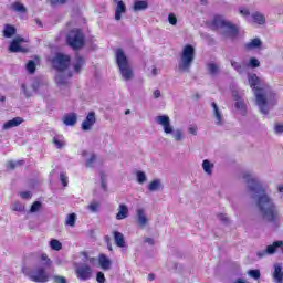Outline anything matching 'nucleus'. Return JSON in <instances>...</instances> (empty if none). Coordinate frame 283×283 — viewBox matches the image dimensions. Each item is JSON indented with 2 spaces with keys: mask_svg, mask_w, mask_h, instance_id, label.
Segmentation results:
<instances>
[{
  "mask_svg": "<svg viewBox=\"0 0 283 283\" xmlns=\"http://www.w3.org/2000/svg\"><path fill=\"white\" fill-rule=\"evenodd\" d=\"M243 180L247 185V191L255 202V207L264 222L276 224L280 220V210L273 197L266 193V189L252 175L244 174Z\"/></svg>",
  "mask_w": 283,
  "mask_h": 283,
  "instance_id": "nucleus-1",
  "label": "nucleus"
},
{
  "mask_svg": "<svg viewBox=\"0 0 283 283\" xmlns=\"http://www.w3.org/2000/svg\"><path fill=\"white\" fill-rule=\"evenodd\" d=\"M248 82L250 87L254 91L255 103L260 114L269 116L271 109L277 105V94H275L270 86L258 87V85H260V77H258L255 73L248 76Z\"/></svg>",
  "mask_w": 283,
  "mask_h": 283,
  "instance_id": "nucleus-2",
  "label": "nucleus"
},
{
  "mask_svg": "<svg viewBox=\"0 0 283 283\" xmlns=\"http://www.w3.org/2000/svg\"><path fill=\"white\" fill-rule=\"evenodd\" d=\"M212 28L214 30H220L221 36L224 39H235L240 33L238 25L233 24V22L226 20L222 15H217L212 20Z\"/></svg>",
  "mask_w": 283,
  "mask_h": 283,
  "instance_id": "nucleus-3",
  "label": "nucleus"
},
{
  "mask_svg": "<svg viewBox=\"0 0 283 283\" xmlns=\"http://www.w3.org/2000/svg\"><path fill=\"white\" fill-rule=\"evenodd\" d=\"M116 63L123 81H132L134 78V70L123 49L116 50Z\"/></svg>",
  "mask_w": 283,
  "mask_h": 283,
  "instance_id": "nucleus-4",
  "label": "nucleus"
},
{
  "mask_svg": "<svg viewBox=\"0 0 283 283\" xmlns=\"http://www.w3.org/2000/svg\"><path fill=\"white\" fill-rule=\"evenodd\" d=\"M196 60V49L191 44H187L180 54L178 62L179 72H191V65Z\"/></svg>",
  "mask_w": 283,
  "mask_h": 283,
  "instance_id": "nucleus-5",
  "label": "nucleus"
},
{
  "mask_svg": "<svg viewBox=\"0 0 283 283\" xmlns=\"http://www.w3.org/2000/svg\"><path fill=\"white\" fill-rule=\"evenodd\" d=\"M155 123L163 127L165 134H172V138L174 140H176V143H182V140H185V135L182 134V130H174V126H171V119L169 118V115H159L155 117Z\"/></svg>",
  "mask_w": 283,
  "mask_h": 283,
  "instance_id": "nucleus-6",
  "label": "nucleus"
},
{
  "mask_svg": "<svg viewBox=\"0 0 283 283\" xmlns=\"http://www.w3.org/2000/svg\"><path fill=\"white\" fill-rule=\"evenodd\" d=\"M22 273L25 275V277H29L31 282L36 283H45L50 282V274L48 273V270L43 266H39L34 270L30 268H22Z\"/></svg>",
  "mask_w": 283,
  "mask_h": 283,
  "instance_id": "nucleus-7",
  "label": "nucleus"
},
{
  "mask_svg": "<svg viewBox=\"0 0 283 283\" xmlns=\"http://www.w3.org/2000/svg\"><path fill=\"white\" fill-rule=\"evenodd\" d=\"M66 43L72 50H81L85 45V35L80 29L71 30L66 35Z\"/></svg>",
  "mask_w": 283,
  "mask_h": 283,
  "instance_id": "nucleus-8",
  "label": "nucleus"
},
{
  "mask_svg": "<svg viewBox=\"0 0 283 283\" xmlns=\"http://www.w3.org/2000/svg\"><path fill=\"white\" fill-rule=\"evenodd\" d=\"M71 61L72 60H71L70 55H65L63 53H57L51 60V63H52L54 70H56V72H65V71H67V67H70Z\"/></svg>",
  "mask_w": 283,
  "mask_h": 283,
  "instance_id": "nucleus-9",
  "label": "nucleus"
},
{
  "mask_svg": "<svg viewBox=\"0 0 283 283\" xmlns=\"http://www.w3.org/2000/svg\"><path fill=\"white\" fill-rule=\"evenodd\" d=\"M277 249H281L283 253V241H274L272 244L268 245L265 250L258 251L256 256L262 260V258H266V255H275Z\"/></svg>",
  "mask_w": 283,
  "mask_h": 283,
  "instance_id": "nucleus-10",
  "label": "nucleus"
},
{
  "mask_svg": "<svg viewBox=\"0 0 283 283\" xmlns=\"http://www.w3.org/2000/svg\"><path fill=\"white\" fill-rule=\"evenodd\" d=\"M75 274L82 282H87V280H92V268L83 263L75 269Z\"/></svg>",
  "mask_w": 283,
  "mask_h": 283,
  "instance_id": "nucleus-11",
  "label": "nucleus"
},
{
  "mask_svg": "<svg viewBox=\"0 0 283 283\" xmlns=\"http://www.w3.org/2000/svg\"><path fill=\"white\" fill-rule=\"evenodd\" d=\"M135 222L139 229H145V227L149 224V218H147L145 208H139L136 210Z\"/></svg>",
  "mask_w": 283,
  "mask_h": 283,
  "instance_id": "nucleus-12",
  "label": "nucleus"
},
{
  "mask_svg": "<svg viewBox=\"0 0 283 283\" xmlns=\"http://www.w3.org/2000/svg\"><path fill=\"white\" fill-rule=\"evenodd\" d=\"M70 78H72V71H57L55 83L59 87H66Z\"/></svg>",
  "mask_w": 283,
  "mask_h": 283,
  "instance_id": "nucleus-13",
  "label": "nucleus"
},
{
  "mask_svg": "<svg viewBox=\"0 0 283 283\" xmlns=\"http://www.w3.org/2000/svg\"><path fill=\"white\" fill-rule=\"evenodd\" d=\"M96 125V113L90 112L82 123V130L83 132H91L92 127Z\"/></svg>",
  "mask_w": 283,
  "mask_h": 283,
  "instance_id": "nucleus-14",
  "label": "nucleus"
},
{
  "mask_svg": "<svg viewBox=\"0 0 283 283\" xmlns=\"http://www.w3.org/2000/svg\"><path fill=\"white\" fill-rule=\"evenodd\" d=\"M114 3H116L115 8V21H120L123 19V14L127 13V6L123 0H114Z\"/></svg>",
  "mask_w": 283,
  "mask_h": 283,
  "instance_id": "nucleus-15",
  "label": "nucleus"
},
{
  "mask_svg": "<svg viewBox=\"0 0 283 283\" xmlns=\"http://www.w3.org/2000/svg\"><path fill=\"white\" fill-rule=\"evenodd\" d=\"M21 43H25V39L19 36L13 39L9 45V52H27V50L21 46Z\"/></svg>",
  "mask_w": 283,
  "mask_h": 283,
  "instance_id": "nucleus-16",
  "label": "nucleus"
},
{
  "mask_svg": "<svg viewBox=\"0 0 283 283\" xmlns=\"http://www.w3.org/2000/svg\"><path fill=\"white\" fill-rule=\"evenodd\" d=\"M23 123L22 117H14L11 120H8L7 123L3 124L2 129L3 132H8V129H12L13 127H19Z\"/></svg>",
  "mask_w": 283,
  "mask_h": 283,
  "instance_id": "nucleus-17",
  "label": "nucleus"
},
{
  "mask_svg": "<svg viewBox=\"0 0 283 283\" xmlns=\"http://www.w3.org/2000/svg\"><path fill=\"white\" fill-rule=\"evenodd\" d=\"M98 264L103 271H109L112 269V260L105 254H99Z\"/></svg>",
  "mask_w": 283,
  "mask_h": 283,
  "instance_id": "nucleus-18",
  "label": "nucleus"
},
{
  "mask_svg": "<svg viewBox=\"0 0 283 283\" xmlns=\"http://www.w3.org/2000/svg\"><path fill=\"white\" fill-rule=\"evenodd\" d=\"M129 216V208H127V205L122 203L118 207V212L116 214V220H125Z\"/></svg>",
  "mask_w": 283,
  "mask_h": 283,
  "instance_id": "nucleus-19",
  "label": "nucleus"
},
{
  "mask_svg": "<svg viewBox=\"0 0 283 283\" xmlns=\"http://www.w3.org/2000/svg\"><path fill=\"white\" fill-rule=\"evenodd\" d=\"M76 113H71L64 116L63 123L66 125V127H74L76 125Z\"/></svg>",
  "mask_w": 283,
  "mask_h": 283,
  "instance_id": "nucleus-20",
  "label": "nucleus"
},
{
  "mask_svg": "<svg viewBox=\"0 0 283 283\" xmlns=\"http://www.w3.org/2000/svg\"><path fill=\"white\" fill-rule=\"evenodd\" d=\"M113 235L116 247H119V249H125V235L118 231H114Z\"/></svg>",
  "mask_w": 283,
  "mask_h": 283,
  "instance_id": "nucleus-21",
  "label": "nucleus"
},
{
  "mask_svg": "<svg viewBox=\"0 0 283 283\" xmlns=\"http://www.w3.org/2000/svg\"><path fill=\"white\" fill-rule=\"evenodd\" d=\"M147 8H149V2L145 0H137L133 6L134 12H143V10H147Z\"/></svg>",
  "mask_w": 283,
  "mask_h": 283,
  "instance_id": "nucleus-22",
  "label": "nucleus"
},
{
  "mask_svg": "<svg viewBox=\"0 0 283 283\" xmlns=\"http://www.w3.org/2000/svg\"><path fill=\"white\" fill-rule=\"evenodd\" d=\"M17 34V28H14L12 24H6L3 30V36L6 39H12Z\"/></svg>",
  "mask_w": 283,
  "mask_h": 283,
  "instance_id": "nucleus-23",
  "label": "nucleus"
},
{
  "mask_svg": "<svg viewBox=\"0 0 283 283\" xmlns=\"http://www.w3.org/2000/svg\"><path fill=\"white\" fill-rule=\"evenodd\" d=\"M207 70L210 76H218V74H220V65H218L217 63H208Z\"/></svg>",
  "mask_w": 283,
  "mask_h": 283,
  "instance_id": "nucleus-24",
  "label": "nucleus"
},
{
  "mask_svg": "<svg viewBox=\"0 0 283 283\" xmlns=\"http://www.w3.org/2000/svg\"><path fill=\"white\" fill-rule=\"evenodd\" d=\"M211 107L213 108V115L217 120L216 124L222 125V113H220V108L218 107V104L216 102H212Z\"/></svg>",
  "mask_w": 283,
  "mask_h": 283,
  "instance_id": "nucleus-25",
  "label": "nucleus"
},
{
  "mask_svg": "<svg viewBox=\"0 0 283 283\" xmlns=\"http://www.w3.org/2000/svg\"><path fill=\"white\" fill-rule=\"evenodd\" d=\"M163 181H160V179H154L153 181H150V184L148 185V191H160L163 189Z\"/></svg>",
  "mask_w": 283,
  "mask_h": 283,
  "instance_id": "nucleus-26",
  "label": "nucleus"
},
{
  "mask_svg": "<svg viewBox=\"0 0 283 283\" xmlns=\"http://www.w3.org/2000/svg\"><path fill=\"white\" fill-rule=\"evenodd\" d=\"M11 10H13V12H20V14H25V12H28V9L25 8V6H23V3L19 1L13 2L11 4Z\"/></svg>",
  "mask_w": 283,
  "mask_h": 283,
  "instance_id": "nucleus-27",
  "label": "nucleus"
},
{
  "mask_svg": "<svg viewBox=\"0 0 283 283\" xmlns=\"http://www.w3.org/2000/svg\"><path fill=\"white\" fill-rule=\"evenodd\" d=\"M261 46H262V40H260V38H255L251 42L245 44V50H255Z\"/></svg>",
  "mask_w": 283,
  "mask_h": 283,
  "instance_id": "nucleus-28",
  "label": "nucleus"
},
{
  "mask_svg": "<svg viewBox=\"0 0 283 283\" xmlns=\"http://www.w3.org/2000/svg\"><path fill=\"white\" fill-rule=\"evenodd\" d=\"M252 19L254 23H258L259 25H264V23H266V18L258 11L252 13Z\"/></svg>",
  "mask_w": 283,
  "mask_h": 283,
  "instance_id": "nucleus-29",
  "label": "nucleus"
},
{
  "mask_svg": "<svg viewBox=\"0 0 283 283\" xmlns=\"http://www.w3.org/2000/svg\"><path fill=\"white\" fill-rule=\"evenodd\" d=\"M202 169L208 176H211L213 174V164L209 159H205L202 161Z\"/></svg>",
  "mask_w": 283,
  "mask_h": 283,
  "instance_id": "nucleus-30",
  "label": "nucleus"
},
{
  "mask_svg": "<svg viewBox=\"0 0 283 283\" xmlns=\"http://www.w3.org/2000/svg\"><path fill=\"white\" fill-rule=\"evenodd\" d=\"M83 65H85V59H83V56L77 55L76 63L74 64V71L78 74Z\"/></svg>",
  "mask_w": 283,
  "mask_h": 283,
  "instance_id": "nucleus-31",
  "label": "nucleus"
},
{
  "mask_svg": "<svg viewBox=\"0 0 283 283\" xmlns=\"http://www.w3.org/2000/svg\"><path fill=\"white\" fill-rule=\"evenodd\" d=\"M50 247L53 251H61L63 249V244L56 239L50 241Z\"/></svg>",
  "mask_w": 283,
  "mask_h": 283,
  "instance_id": "nucleus-32",
  "label": "nucleus"
},
{
  "mask_svg": "<svg viewBox=\"0 0 283 283\" xmlns=\"http://www.w3.org/2000/svg\"><path fill=\"white\" fill-rule=\"evenodd\" d=\"M231 67H233V70H235V72H238V74H244V66L242 64H240L239 62H235L233 60H231Z\"/></svg>",
  "mask_w": 283,
  "mask_h": 283,
  "instance_id": "nucleus-33",
  "label": "nucleus"
},
{
  "mask_svg": "<svg viewBox=\"0 0 283 283\" xmlns=\"http://www.w3.org/2000/svg\"><path fill=\"white\" fill-rule=\"evenodd\" d=\"M136 177H137V182L139 185H145V182H147V175L145 174V171H137L136 172Z\"/></svg>",
  "mask_w": 283,
  "mask_h": 283,
  "instance_id": "nucleus-34",
  "label": "nucleus"
},
{
  "mask_svg": "<svg viewBox=\"0 0 283 283\" xmlns=\"http://www.w3.org/2000/svg\"><path fill=\"white\" fill-rule=\"evenodd\" d=\"M65 224L69 227H74L76 224V213L67 214Z\"/></svg>",
  "mask_w": 283,
  "mask_h": 283,
  "instance_id": "nucleus-35",
  "label": "nucleus"
},
{
  "mask_svg": "<svg viewBox=\"0 0 283 283\" xmlns=\"http://www.w3.org/2000/svg\"><path fill=\"white\" fill-rule=\"evenodd\" d=\"M27 71L29 72V74H34V72H36V63L34 62V60H30L27 63Z\"/></svg>",
  "mask_w": 283,
  "mask_h": 283,
  "instance_id": "nucleus-36",
  "label": "nucleus"
},
{
  "mask_svg": "<svg viewBox=\"0 0 283 283\" xmlns=\"http://www.w3.org/2000/svg\"><path fill=\"white\" fill-rule=\"evenodd\" d=\"M235 109H240L244 116L247 114V105L244 104V101L240 99L235 102L234 104Z\"/></svg>",
  "mask_w": 283,
  "mask_h": 283,
  "instance_id": "nucleus-37",
  "label": "nucleus"
},
{
  "mask_svg": "<svg viewBox=\"0 0 283 283\" xmlns=\"http://www.w3.org/2000/svg\"><path fill=\"white\" fill-rule=\"evenodd\" d=\"M101 187L104 191H107V176L105 172H99Z\"/></svg>",
  "mask_w": 283,
  "mask_h": 283,
  "instance_id": "nucleus-38",
  "label": "nucleus"
},
{
  "mask_svg": "<svg viewBox=\"0 0 283 283\" xmlns=\"http://www.w3.org/2000/svg\"><path fill=\"white\" fill-rule=\"evenodd\" d=\"M248 275L252 277L253 280H260V270H250L248 271Z\"/></svg>",
  "mask_w": 283,
  "mask_h": 283,
  "instance_id": "nucleus-39",
  "label": "nucleus"
},
{
  "mask_svg": "<svg viewBox=\"0 0 283 283\" xmlns=\"http://www.w3.org/2000/svg\"><path fill=\"white\" fill-rule=\"evenodd\" d=\"M98 207H101V203L98 202H92L87 209L90 210L91 213H96L98 211Z\"/></svg>",
  "mask_w": 283,
  "mask_h": 283,
  "instance_id": "nucleus-40",
  "label": "nucleus"
},
{
  "mask_svg": "<svg viewBox=\"0 0 283 283\" xmlns=\"http://www.w3.org/2000/svg\"><path fill=\"white\" fill-rule=\"evenodd\" d=\"M274 134H276V136H280L283 134V124H280V123L274 124Z\"/></svg>",
  "mask_w": 283,
  "mask_h": 283,
  "instance_id": "nucleus-41",
  "label": "nucleus"
},
{
  "mask_svg": "<svg viewBox=\"0 0 283 283\" xmlns=\"http://www.w3.org/2000/svg\"><path fill=\"white\" fill-rule=\"evenodd\" d=\"M249 66L252 69L260 67V60L256 57H251L249 61Z\"/></svg>",
  "mask_w": 283,
  "mask_h": 283,
  "instance_id": "nucleus-42",
  "label": "nucleus"
},
{
  "mask_svg": "<svg viewBox=\"0 0 283 283\" xmlns=\"http://www.w3.org/2000/svg\"><path fill=\"white\" fill-rule=\"evenodd\" d=\"M41 260L44 262V266H52V260L48 258V254L43 253Z\"/></svg>",
  "mask_w": 283,
  "mask_h": 283,
  "instance_id": "nucleus-43",
  "label": "nucleus"
},
{
  "mask_svg": "<svg viewBox=\"0 0 283 283\" xmlns=\"http://www.w3.org/2000/svg\"><path fill=\"white\" fill-rule=\"evenodd\" d=\"M168 22L170 23V25H178V18H176V14L169 13Z\"/></svg>",
  "mask_w": 283,
  "mask_h": 283,
  "instance_id": "nucleus-44",
  "label": "nucleus"
},
{
  "mask_svg": "<svg viewBox=\"0 0 283 283\" xmlns=\"http://www.w3.org/2000/svg\"><path fill=\"white\" fill-rule=\"evenodd\" d=\"M53 144L55 145L56 149H63L65 147V143L59 140L56 137L53 138Z\"/></svg>",
  "mask_w": 283,
  "mask_h": 283,
  "instance_id": "nucleus-45",
  "label": "nucleus"
},
{
  "mask_svg": "<svg viewBox=\"0 0 283 283\" xmlns=\"http://www.w3.org/2000/svg\"><path fill=\"white\" fill-rule=\"evenodd\" d=\"M53 282L54 283H67V279L65 276L54 275Z\"/></svg>",
  "mask_w": 283,
  "mask_h": 283,
  "instance_id": "nucleus-46",
  "label": "nucleus"
},
{
  "mask_svg": "<svg viewBox=\"0 0 283 283\" xmlns=\"http://www.w3.org/2000/svg\"><path fill=\"white\" fill-rule=\"evenodd\" d=\"M11 209L12 211H23V206L21 202L15 201L11 205Z\"/></svg>",
  "mask_w": 283,
  "mask_h": 283,
  "instance_id": "nucleus-47",
  "label": "nucleus"
},
{
  "mask_svg": "<svg viewBox=\"0 0 283 283\" xmlns=\"http://www.w3.org/2000/svg\"><path fill=\"white\" fill-rule=\"evenodd\" d=\"M39 209H41V202L40 201H35L31 206L30 212L31 213H36V211H39Z\"/></svg>",
  "mask_w": 283,
  "mask_h": 283,
  "instance_id": "nucleus-48",
  "label": "nucleus"
},
{
  "mask_svg": "<svg viewBox=\"0 0 283 283\" xmlns=\"http://www.w3.org/2000/svg\"><path fill=\"white\" fill-rule=\"evenodd\" d=\"M22 93L24 94L25 98H30L32 96V92L28 90V86L25 84L21 85Z\"/></svg>",
  "mask_w": 283,
  "mask_h": 283,
  "instance_id": "nucleus-49",
  "label": "nucleus"
},
{
  "mask_svg": "<svg viewBox=\"0 0 283 283\" xmlns=\"http://www.w3.org/2000/svg\"><path fill=\"white\" fill-rule=\"evenodd\" d=\"M239 14H241V17H249L251 14V12L249 11V9H247L244 7H240Z\"/></svg>",
  "mask_w": 283,
  "mask_h": 283,
  "instance_id": "nucleus-50",
  "label": "nucleus"
},
{
  "mask_svg": "<svg viewBox=\"0 0 283 283\" xmlns=\"http://www.w3.org/2000/svg\"><path fill=\"white\" fill-rule=\"evenodd\" d=\"M94 163H96V155H91V157L86 160V167H93Z\"/></svg>",
  "mask_w": 283,
  "mask_h": 283,
  "instance_id": "nucleus-51",
  "label": "nucleus"
},
{
  "mask_svg": "<svg viewBox=\"0 0 283 283\" xmlns=\"http://www.w3.org/2000/svg\"><path fill=\"white\" fill-rule=\"evenodd\" d=\"M218 219L220 220V222H222L223 224H229V217L227 214H218Z\"/></svg>",
  "mask_w": 283,
  "mask_h": 283,
  "instance_id": "nucleus-52",
  "label": "nucleus"
},
{
  "mask_svg": "<svg viewBox=\"0 0 283 283\" xmlns=\"http://www.w3.org/2000/svg\"><path fill=\"white\" fill-rule=\"evenodd\" d=\"M96 280L98 283H105V281H106L105 274L103 272H97Z\"/></svg>",
  "mask_w": 283,
  "mask_h": 283,
  "instance_id": "nucleus-53",
  "label": "nucleus"
},
{
  "mask_svg": "<svg viewBox=\"0 0 283 283\" xmlns=\"http://www.w3.org/2000/svg\"><path fill=\"white\" fill-rule=\"evenodd\" d=\"M60 180H61L63 187H67L69 181H67V177L65 176V172L60 174Z\"/></svg>",
  "mask_w": 283,
  "mask_h": 283,
  "instance_id": "nucleus-54",
  "label": "nucleus"
},
{
  "mask_svg": "<svg viewBox=\"0 0 283 283\" xmlns=\"http://www.w3.org/2000/svg\"><path fill=\"white\" fill-rule=\"evenodd\" d=\"M20 197L23 200H30V198H32V193L30 191H23V192H20Z\"/></svg>",
  "mask_w": 283,
  "mask_h": 283,
  "instance_id": "nucleus-55",
  "label": "nucleus"
},
{
  "mask_svg": "<svg viewBox=\"0 0 283 283\" xmlns=\"http://www.w3.org/2000/svg\"><path fill=\"white\" fill-rule=\"evenodd\" d=\"M67 0H51V6H65Z\"/></svg>",
  "mask_w": 283,
  "mask_h": 283,
  "instance_id": "nucleus-56",
  "label": "nucleus"
},
{
  "mask_svg": "<svg viewBox=\"0 0 283 283\" xmlns=\"http://www.w3.org/2000/svg\"><path fill=\"white\" fill-rule=\"evenodd\" d=\"M17 168V164L14 161H8L7 163V169H15Z\"/></svg>",
  "mask_w": 283,
  "mask_h": 283,
  "instance_id": "nucleus-57",
  "label": "nucleus"
},
{
  "mask_svg": "<svg viewBox=\"0 0 283 283\" xmlns=\"http://www.w3.org/2000/svg\"><path fill=\"white\" fill-rule=\"evenodd\" d=\"M144 242H146V244H149L150 247H154V244H156V241L151 238H145Z\"/></svg>",
  "mask_w": 283,
  "mask_h": 283,
  "instance_id": "nucleus-58",
  "label": "nucleus"
},
{
  "mask_svg": "<svg viewBox=\"0 0 283 283\" xmlns=\"http://www.w3.org/2000/svg\"><path fill=\"white\" fill-rule=\"evenodd\" d=\"M189 134H192V136L198 135V127H189L188 128Z\"/></svg>",
  "mask_w": 283,
  "mask_h": 283,
  "instance_id": "nucleus-59",
  "label": "nucleus"
},
{
  "mask_svg": "<svg viewBox=\"0 0 283 283\" xmlns=\"http://www.w3.org/2000/svg\"><path fill=\"white\" fill-rule=\"evenodd\" d=\"M105 240L107 242V249L108 251H114V249L112 248V242H109V237H105Z\"/></svg>",
  "mask_w": 283,
  "mask_h": 283,
  "instance_id": "nucleus-60",
  "label": "nucleus"
},
{
  "mask_svg": "<svg viewBox=\"0 0 283 283\" xmlns=\"http://www.w3.org/2000/svg\"><path fill=\"white\" fill-rule=\"evenodd\" d=\"M153 96L154 98H158L160 96V90H155Z\"/></svg>",
  "mask_w": 283,
  "mask_h": 283,
  "instance_id": "nucleus-61",
  "label": "nucleus"
},
{
  "mask_svg": "<svg viewBox=\"0 0 283 283\" xmlns=\"http://www.w3.org/2000/svg\"><path fill=\"white\" fill-rule=\"evenodd\" d=\"M33 92H36V90H39V82H34L32 85H31Z\"/></svg>",
  "mask_w": 283,
  "mask_h": 283,
  "instance_id": "nucleus-62",
  "label": "nucleus"
},
{
  "mask_svg": "<svg viewBox=\"0 0 283 283\" xmlns=\"http://www.w3.org/2000/svg\"><path fill=\"white\" fill-rule=\"evenodd\" d=\"M233 98L234 101H242V98H240V95H238L237 93H233Z\"/></svg>",
  "mask_w": 283,
  "mask_h": 283,
  "instance_id": "nucleus-63",
  "label": "nucleus"
},
{
  "mask_svg": "<svg viewBox=\"0 0 283 283\" xmlns=\"http://www.w3.org/2000/svg\"><path fill=\"white\" fill-rule=\"evenodd\" d=\"M234 283H249V282L245 281L244 279H238Z\"/></svg>",
  "mask_w": 283,
  "mask_h": 283,
  "instance_id": "nucleus-64",
  "label": "nucleus"
}]
</instances>
